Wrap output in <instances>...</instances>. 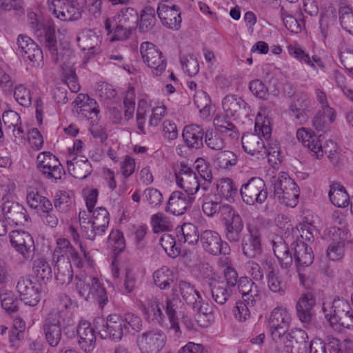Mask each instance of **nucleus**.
Returning a JSON list of instances; mask_svg holds the SVG:
<instances>
[{"label": "nucleus", "mask_w": 353, "mask_h": 353, "mask_svg": "<svg viewBox=\"0 0 353 353\" xmlns=\"http://www.w3.org/2000/svg\"><path fill=\"white\" fill-rule=\"evenodd\" d=\"M294 251L293 256L288 243L281 237H277L273 241V250L280 266L282 268H290L294 260L298 268L310 266L314 261V253L303 241H296L291 244Z\"/></svg>", "instance_id": "obj_1"}, {"label": "nucleus", "mask_w": 353, "mask_h": 353, "mask_svg": "<svg viewBox=\"0 0 353 353\" xmlns=\"http://www.w3.org/2000/svg\"><path fill=\"white\" fill-rule=\"evenodd\" d=\"M57 310L51 311L43 321V330L46 340L51 347H57L61 339V327L71 325L72 321L66 311L70 298L63 295L60 297Z\"/></svg>", "instance_id": "obj_2"}, {"label": "nucleus", "mask_w": 353, "mask_h": 353, "mask_svg": "<svg viewBox=\"0 0 353 353\" xmlns=\"http://www.w3.org/2000/svg\"><path fill=\"white\" fill-rule=\"evenodd\" d=\"M28 21L30 27L39 37L43 34V42L45 48L48 49L53 62L58 63L63 61L65 52L57 47L55 27L50 22L43 23L37 17V14L30 12L28 14Z\"/></svg>", "instance_id": "obj_3"}, {"label": "nucleus", "mask_w": 353, "mask_h": 353, "mask_svg": "<svg viewBox=\"0 0 353 353\" xmlns=\"http://www.w3.org/2000/svg\"><path fill=\"white\" fill-rule=\"evenodd\" d=\"M57 246L53 252V260L57 263L63 261L64 256L67 257L66 261L72 262L77 268H82L84 265L92 266L93 259L88 250V248L82 243H79V248L82 256L65 239H59L57 241Z\"/></svg>", "instance_id": "obj_4"}, {"label": "nucleus", "mask_w": 353, "mask_h": 353, "mask_svg": "<svg viewBox=\"0 0 353 353\" xmlns=\"http://www.w3.org/2000/svg\"><path fill=\"white\" fill-rule=\"evenodd\" d=\"M323 312L331 324L353 328V309L347 300L338 298L334 299L332 305L324 303Z\"/></svg>", "instance_id": "obj_5"}, {"label": "nucleus", "mask_w": 353, "mask_h": 353, "mask_svg": "<svg viewBox=\"0 0 353 353\" xmlns=\"http://www.w3.org/2000/svg\"><path fill=\"white\" fill-rule=\"evenodd\" d=\"M76 281V290L81 297L86 301L95 300L101 307H103L108 301V294L98 278L77 276Z\"/></svg>", "instance_id": "obj_6"}, {"label": "nucleus", "mask_w": 353, "mask_h": 353, "mask_svg": "<svg viewBox=\"0 0 353 353\" xmlns=\"http://www.w3.org/2000/svg\"><path fill=\"white\" fill-rule=\"evenodd\" d=\"M265 181L260 177H252L240 189L243 201L248 205H261L268 198Z\"/></svg>", "instance_id": "obj_7"}, {"label": "nucleus", "mask_w": 353, "mask_h": 353, "mask_svg": "<svg viewBox=\"0 0 353 353\" xmlns=\"http://www.w3.org/2000/svg\"><path fill=\"white\" fill-rule=\"evenodd\" d=\"M140 52L143 62L152 70L155 76H159L165 71L167 60L157 46L149 41L143 42L140 47Z\"/></svg>", "instance_id": "obj_8"}, {"label": "nucleus", "mask_w": 353, "mask_h": 353, "mask_svg": "<svg viewBox=\"0 0 353 353\" xmlns=\"http://www.w3.org/2000/svg\"><path fill=\"white\" fill-rule=\"evenodd\" d=\"M166 340L163 331L153 329L138 335L137 344L141 353H159L165 346Z\"/></svg>", "instance_id": "obj_9"}, {"label": "nucleus", "mask_w": 353, "mask_h": 353, "mask_svg": "<svg viewBox=\"0 0 353 353\" xmlns=\"http://www.w3.org/2000/svg\"><path fill=\"white\" fill-rule=\"evenodd\" d=\"M12 247L25 261H31L35 254V245L32 236L23 230H14L10 233Z\"/></svg>", "instance_id": "obj_10"}, {"label": "nucleus", "mask_w": 353, "mask_h": 353, "mask_svg": "<svg viewBox=\"0 0 353 353\" xmlns=\"http://www.w3.org/2000/svg\"><path fill=\"white\" fill-rule=\"evenodd\" d=\"M200 242L203 250L214 256L227 255L231 251L228 243L223 241L220 234L213 230L203 231L200 234Z\"/></svg>", "instance_id": "obj_11"}, {"label": "nucleus", "mask_w": 353, "mask_h": 353, "mask_svg": "<svg viewBox=\"0 0 353 353\" xmlns=\"http://www.w3.org/2000/svg\"><path fill=\"white\" fill-rule=\"evenodd\" d=\"M48 4L49 10L61 21L77 20L81 17L83 10L77 1L66 2V1L54 0V1H48Z\"/></svg>", "instance_id": "obj_12"}, {"label": "nucleus", "mask_w": 353, "mask_h": 353, "mask_svg": "<svg viewBox=\"0 0 353 353\" xmlns=\"http://www.w3.org/2000/svg\"><path fill=\"white\" fill-rule=\"evenodd\" d=\"M290 315L286 308L275 307L270 315L269 325L272 339L279 343L283 334L286 333L290 323Z\"/></svg>", "instance_id": "obj_13"}, {"label": "nucleus", "mask_w": 353, "mask_h": 353, "mask_svg": "<svg viewBox=\"0 0 353 353\" xmlns=\"http://www.w3.org/2000/svg\"><path fill=\"white\" fill-rule=\"evenodd\" d=\"M175 176L178 186L187 194L193 196L199 190L200 182L196 173L186 164L181 163Z\"/></svg>", "instance_id": "obj_14"}, {"label": "nucleus", "mask_w": 353, "mask_h": 353, "mask_svg": "<svg viewBox=\"0 0 353 353\" xmlns=\"http://www.w3.org/2000/svg\"><path fill=\"white\" fill-rule=\"evenodd\" d=\"M307 339L305 330L295 329L288 334L285 333L279 342L283 343L286 353H306Z\"/></svg>", "instance_id": "obj_15"}, {"label": "nucleus", "mask_w": 353, "mask_h": 353, "mask_svg": "<svg viewBox=\"0 0 353 353\" xmlns=\"http://www.w3.org/2000/svg\"><path fill=\"white\" fill-rule=\"evenodd\" d=\"M126 333L123 318L117 314H110L102 327L99 330L101 337L119 342Z\"/></svg>", "instance_id": "obj_16"}, {"label": "nucleus", "mask_w": 353, "mask_h": 353, "mask_svg": "<svg viewBox=\"0 0 353 353\" xmlns=\"http://www.w3.org/2000/svg\"><path fill=\"white\" fill-rule=\"evenodd\" d=\"M223 221L226 239L230 243H239L243 237L244 224L241 216L233 209Z\"/></svg>", "instance_id": "obj_17"}, {"label": "nucleus", "mask_w": 353, "mask_h": 353, "mask_svg": "<svg viewBox=\"0 0 353 353\" xmlns=\"http://www.w3.org/2000/svg\"><path fill=\"white\" fill-rule=\"evenodd\" d=\"M17 289L21 301L26 305L35 306L40 301V290L37 283H33L30 278L21 277L19 279Z\"/></svg>", "instance_id": "obj_18"}, {"label": "nucleus", "mask_w": 353, "mask_h": 353, "mask_svg": "<svg viewBox=\"0 0 353 353\" xmlns=\"http://www.w3.org/2000/svg\"><path fill=\"white\" fill-rule=\"evenodd\" d=\"M3 200L2 212L6 220L17 225H23L28 221L29 216L22 205L4 198Z\"/></svg>", "instance_id": "obj_19"}, {"label": "nucleus", "mask_w": 353, "mask_h": 353, "mask_svg": "<svg viewBox=\"0 0 353 353\" xmlns=\"http://www.w3.org/2000/svg\"><path fill=\"white\" fill-rule=\"evenodd\" d=\"M168 1L160 3L157 12L165 26L176 30L181 27V13L175 6L168 5Z\"/></svg>", "instance_id": "obj_20"}, {"label": "nucleus", "mask_w": 353, "mask_h": 353, "mask_svg": "<svg viewBox=\"0 0 353 353\" xmlns=\"http://www.w3.org/2000/svg\"><path fill=\"white\" fill-rule=\"evenodd\" d=\"M194 201V196L181 191H174L169 198L165 211L176 216L182 215L191 207Z\"/></svg>", "instance_id": "obj_21"}, {"label": "nucleus", "mask_w": 353, "mask_h": 353, "mask_svg": "<svg viewBox=\"0 0 353 353\" xmlns=\"http://www.w3.org/2000/svg\"><path fill=\"white\" fill-rule=\"evenodd\" d=\"M232 210L231 205L223 204L217 195H203L202 210L206 216L212 217L219 214L223 219L230 212H232Z\"/></svg>", "instance_id": "obj_22"}, {"label": "nucleus", "mask_w": 353, "mask_h": 353, "mask_svg": "<svg viewBox=\"0 0 353 353\" xmlns=\"http://www.w3.org/2000/svg\"><path fill=\"white\" fill-rule=\"evenodd\" d=\"M241 143L246 153L252 156L256 155L258 159H263L270 154L261 137L256 134H244L241 138Z\"/></svg>", "instance_id": "obj_23"}, {"label": "nucleus", "mask_w": 353, "mask_h": 353, "mask_svg": "<svg viewBox=\"0 0 353 353\" xmlns=\"http://www.w3.org/2000/svg\"><path fill=\"white\" fill-rule=\"evenodd\" d=\"M241 239L242 251L246 257L252 259L261 254V235L256 228H249L248 234L244 235Z\"/></svg>", "instance_id": "obj_24"}, {"label": "nucleus", "mask_w": 353, "mask_h": 353, "mask_svg": "<svg viewBox=\"0 0 353 353\" xmlns=\"http://www.w3.org/2000/svg\"><path fill=\"white\" fill-rule=\"evenodd\" d=\"M262 265L267 272V283L270 291L283 296L285 293V286L283 283L279 272L276 270L274 263L271 260L265 259L262 261Z\"/></svg>", "instance_id": "obj_25"}, {"label": "nucleus", "mask_w": 353, "mask_h": 353, "mask_svg": "<svg viewBox=\"0 0 353 353\" xmlns=\"http://www.w3.org/2000/svg\"><path fill=\"white\" fill-rule=\"evenodd\" d=\"M77 41L82 50H88L91 54L98 52L101 43L100 35L96 30L92 29L83 30L77 37Z\"/></svg>", "instance_id": "obj_26"}, {"label": "nucleus", "mask_w": 353, "mask_h": 353, "mask_svg": "<svg viewBox=\"0 0 353 353\" xmlns=\"http://www.w3.org/2000/svg\"><path fill=\"white\" fill-rule=\"evenodd\" d=\"M316 304V299L312 293H305L301 295L296 305V315L299 319L308 323L311 321L314 314L313 307Z\"/></svg>", "instance_id": "obj_27"}, {"label": "nucleus", "mask_w": 353, "mask_h": 353, "mask_svg": "<svg viewBox=\"0 0 353 353\" xmlns=\"http://www.w3.org/2000/svg\"><path fill=\"white\" fill-rule=\"evenodd\" d=\"M77 332L81 349L86 352H91L94 347L96 336L90 323L87 321H81Z\"/></svg>", "instance_id": "obj_28"}, {"label": "nucleus", "mask_w": 353, "mask_h": 353, "mask_svg": "<svg viewBox=\"0 0 353 353\" xmlns=\"http://www.w3.org/2000/svg\"><path fill=\"white\" fill-rule=\"evenodd\" d=\"M296 137L299 141L312 152L317 159L323 156L322 145L319 138L314 134L313 132L302 128L297 130Z\"/></svg>", "instance_id": "obj_29"}, {"label": "nucleus", "mask_w": 353, "mask_h": 353, "mask_svg": "<svg viewBox=\"0 0 353 353\" xmlns=\"http://www.w3.org/2000/svg\"><path fill=\"white\" fill-rule=\"evenodd\" d=\"M68 170L77 179H83L91 174L92 169L90 161L83 156H76L67 161Z\"/></svg>", "instance_id": "obj_30"}, {"label": "nucleus", "mask_w": 353, "mask_h": 353, "mask_svg": "<svg viewBox=\"0 0 353 353\" xmlns=\"http://www.w3.org/2000/svg\"><path fill=\"white\" fill-rule=\"evenodd\" d=\"M180 294L188 305H192L197 301H202L203 299L200 293L191 285L190 283L180 280L177 281L172 288V293Z\"/></svg>", "instance_id": "obj_31"}, {"label": "nucleus", "mask_w": 353, "mask_h": 353, "mask_svg": "<svg viewBox=\"0 0 353 353\" xmlns=\"http://www.w3.org/2000/svg\"><path fill=\"white\" fill-rule=\"evenodd\" d=\"M204 134L205 132L200 125L191 124L184 128L182 136L188 148L199 149L203 146Z\"/></svg>", "instance_id": "obj_32"}, {"label": "nucleus", "mask_w": 353, "mask_h": 353, "mask_svg": "<svg viewBox=\"0 0 353 353\" xmlns=\"http://www.w3.org/2000/svg\"><path fill=\"white\" fill-rule=\"evenodd\" d=\"M2 120L7 129H12L16 139H24L26 132L21 126V117L17 112L13 110L6 111L2 115Z\"/></svg>", "instance_id": "obj_33"}, {"label": "nucleus", "mask_w": 353, "mask_h": 353, "mask_svg": "<svg viewBox=\"0 0 353 353\" xmlns=\"http://www.w3.org/2000/svg\"><path fill=\"white\" fill-rule=\"evenodd\" d=\"M180 302L178 294L172 293L171 297H167L165 300V313L170 323V328L175 332H178L180 330L176 315V310Z\"/></svg>", "instance_id": "obj_34"}, {"label": "nucleus", "mask_w": 353, "mask_h": 353, "mask_svg": "<svg viewBox=\"0 0 353 353\" xmlns=\"http://www.w3.org/2000/svg\"><path fill=\"white\" fill-rule=\"evenodd\" d=\"M270 183L275 197L285 190H291L292 187L296 185L294 181L285 172H280L278 175L272 176Z\"/></svg>", "instance_id": "obj_35"}, {"label": "nucleus", "mask_w": 353, "mask_h": 353, "mask_svg": "<svg viewBox=\"0 0 353 353\" xmlns=\"http://www.w3.org/2000/svg\"><path fill=\"white\" fill-rule=\"evenodd\" d=\"M328 196L332 203L338 208H345L349 204L350 197L347 191L337 183L330 185Z\"/></svg>", "instance_id": "obj_36"}, {"label": "nucleus", "mask_w": 353, "mask_h": 353, "mask_svg": "<svg viewBox=\"0 0 353 353\" xmlns=\"http://www.w3.org/2000/svg\"><path fill=\"white\" fill-rule=\"evenodd\" d=\"M288 50L289 53L295 59L310 65L314 69H316V67L320 68H324V64L319 57L313 56L311 58L309 54L306 53L299 46H289Z\"/></svg>", "instance_id": "obj_37"}, {"label": "nucleus", "mask_w": 353, "mask_h": 353, "mask_svg": "<svg viewBox=\"0 0 353 353\" xmlns=\"http://www.w3.org/2000/svg\"><path fill=\"white\" fill-rule=\"evenodd\" d=\"M192 309L196 312L195 319L202 327H207L213 320L212 309L208 304H201V301H197L192 305Z\"/></svg>", "instance_id": "obj_38"}, {"label": "nucleus", "mask_w": 353, "mask_h": 353, "mask_svg": "<svg viewBox=\"0 0 353 353\" xmlns=\"http://www.w3.org/2000/svg\"><path fill=\"white\" fill-rule=\"evenodd\" d=\"M72 264V262L66 261L65 259L59 263L56 261L54 266V270L57 271L55 278L61 285H68L71 282L73 277Z\"/></svg>", "instance_id": "obj_39"}, {"label": "nucleus", "mask_w": 353, "mask_h": 353, "mask_svg": "<svg viewBox=\"0 0 353 353\" xmlns=\"http://www.w3.org/2000/svg\"><path fill=\"white\" fill-rule=\"evenodd\" d=\"M210 286L212 298L215 302L220 305L226 303L233 291L228 287V285L219 281L210 283Z\"/></svg>", "instance_id": "obj_40"}, {"label": "nucleus", "mask_w": 353, "mask_h": 353, "mask_svg": "<svg viewBox=\"0 0 353 353\" xmlns=\"http://www.w3.org/2000/svg\"><path fill=\"white\" fill-rule=\"evenodd\" d=\"M218 197L228 201L233 200L237 194V188L231 179H221L216 183Z\"/></svg>", "instance_id": "obj_41"}, {"label": "nucleus", "mask_w": 353, "mask_h": 353, "mask_svg": "<svg viewBox=\"0 0 353 353\" xmlns=\"http://www.w3.org/2000/svg\"><path fill=\"white\" fill-rule=\"evenodd\" d=\"M245 104L241 97L236 95H227L222 101L223 108L228 117H235Z\"/></svg>", "instance_id": "obj_42"}, {"label": "nucleus", "mask_w": 353, "mask_h": 353, "mask_svg": "<svg viewBox=\"0 0 353 353\" xmlns=\"http://www.w3.org/2000/svg\"><path fill=\"white\" fill-rule=\"evenodd\" d=\"M156 21L155 10L153 7L146 6L141 12L139 29L141 32H147L152 30Z\"/></svg>", "instance_id": "obj_43"}, {"label": "nucleus", "mask_w": 353, "mask_h": 353, "mask_svg": "<svg viewBox=\"0 0 353 353\" xmlns=\"http://www.w3.org/2000/svg\"><path fill=\"white\" fill-rule=\"evenodd\" d=\"M194 101L199 110L201 117L203 119L208 118L211 109V100L209 95L203 90L198 91L194 96Z\"/></svg>", "instance_id": "obj_44"}, {"label": "nucleus", "mask_w": 353, "mask_h": 353, "mask_svg": "<svg viewBox=\"0 0 353 353\" xmlns=\"http://www.w3.org/2000/svg\"><path fill=\"white\" fill-rule=\"evenodd\" d=\"M214 162L219 168L227 170L236 165L237 157L232 151L223 150L214 156Z\"/></svg>", "instance_id": "obj_45"}, {"label": "nucleus", "mask_w": 353, "mask_h": 353, "mask_svg": "<svg viewBox=\"0 0 353 353\" xmlns=\"http://www.w3.org/2000/svg\"><path fill=\"white\" fill-rule=\"evenodd\" d=\"M119 23L134 29L139 20V14L133 8H122L117 14Z\"/></svg>", "instance_id": "obj_46"}, {"label": "nucleus", "mask_w": 353, "mask_h": 353, "mask_svg": "<svg viewBox=\"0 0 353 353\" xmlns=\"http://www.w3.org/2000/svg\"><path fill=\"white\" fill-rule=\"evenodd\" d=\"M33 270L38 279L44 282L51 280L52 268L44 259L40 258L35 260L33 263Z\"/></svg>", "instance_id": "obj_47"}, {"label": "nucleus", "mask_w": 353, "mask_h": 353, "mask_svg": "<svg viewBox=\"0 0 353 353\" xmlns=\"http://www.w3.org/2000/svg\"><path fill=\"white\" fill-rule=\"evenodd\" d=\"M178 233L181 234V238L183 239L184 243L189 245H195L200 240L197 228L190 223H183L178 230Z\"/></svg>", "instance_id": "obj_48"}, {"label": "nucleus", "mask_w": 353, "mask_h": 353, "mask_svg": "<svg viewBox=\"0 0 353 353\" xmlns=\"http://www.w3.org/2000/svg\"><path fill=\"white\" fill-rule=\"evenodd\" d=\"M300 190L297 185H294L290 190H285L281 194L276 196L281 204L287 207L294 208L299 203Z\"/></svg>", "instance_id": "obj_49"}, {"label": "nucleus", "mask_w": 353, "mask_h": 353, "mask_svg": "<svg viewBox=\"0 0 353 353\" xmlns=\"http://www.w3.org/2000/svg\"><path fill=\"white\" fill-rule=\"evenodd\" d=\"M159 243L169 256L175 258L181 254V250L176 246L175 239L171 234H162Z\"/></svg>", "instance_id": "obj_50"}, {"label": "nucleus", "mask_w": 353, "mask_h": 353, "mask_svg": "<svg viewBox=\"0 0 353 353\" xmlns=\"http://www.w3.org/2000/svg\"><path fill=\"white\" fill-rule=\"evenodd\" d=\"M170 274L171 272L166 267H163L155 271L153 274L155 285L161 290L169 288L170 284L173 282V279L170 276Z\"/></svg>", "instance_id": "obj_51"}, {"label": "nucleus", "mask_w": 353, "mask_h": 353, "mask_svg": "<svg viewBox=\"0 0 353 353\" xmlns=\"http://www.w3.org/2000/svg\"><path fill=\"white\" fill-rule=\"evenodd\" d=\"M214 125L220 133L228 135L232 139H236L239 136L236 126L223 117L215 119Z\"/></svg>", "instance_id": "obj_52"}, {"label": "nucleus", "mask_w": 353, "mask_h": 353, "mask_svg": "<svg viewBox=\"0 0 353 353\" xmlns=\"http://www.w3.org/2000/svg\"><path fill=\"white\" fill-rule=\"evenodd\" d=\"M0 300L2 307L10 315L14 314L19 310V301L12 292L1 294Z\"/></svg>", "instance_id": "obj_53"}, {"label": "nucleus", "mask_w": 353, "mask_h": 353, "mask_svg": "<svg viewBox=\"0 0 353 353\" xmlns=\"http://www.w3.org/2000/svg\"><path fill=\"white\" fill-rule=\"evenodd\" d=\"M54 165L47 166L42 171H38L41 175L52 182H56L58 179H61V176L65 174L64 169L59 161H54Z\"/></svg>", "instance_id": "obj_54"}, {"label": "nucleus", "mask_w": 353, "mask_h": 353, "mask_svg": "<svg viewBox=\"0 0 353 353\" xmlns=\"http://www.w3.org/2000/svg\"><path fill=\"white\" fill-rule=\"evenodd\" d=\"M326 341L330 353H350V349L347 347L350 343L349 340H341L332 335H329L326 338Z\"/></svg>", "instance_id": "obj_55"}, {"label": "nucleus", "mask_w": 353, "mask_h": 353, "mask_svg": "<svg viewBox=\"0 0 353 353\" xmlns=\"http://www.w3.org/2000/svg\"><path fill=\"white\" fill-rule=\"evenodd\" d=\"M106 229L103 228L100 225H96L94 223L92 222H85L83 224V229H81V232L83 235L87 239L94 241L98 237H100L105 234Z\"/></svg>", "instance_id": "obj_56"}, {"label": "nucleus", "mask_w": 353, "mask_h": 353, "mask_svg": "<svg viewBox=\"0 0 353 353\" xmlns=\"http://www.w3.org/2000/svg\"><path fill=\"white\" fill-rule=\"evenodd\" d=\"M339 19L341 26L349 32H353V12L352 8L341 5L339 8Z\"/></svg>", "instance_id": "obj_57"}, {"label": "nucleus", "mask_w": 353, "mask_h": 353, "mask_svg": "<svg viewBox=\"0 0 353 353\" xmlns=\"http://www.w3.org/2000/svg\"><path fill=\"white\" fill-rule=\"evenodd\" d=\"M23 57L28 59L33 67L40 68L43 65V52L37 43L30 46V50L26 51Z\"/></svg>", "instance_id": "obj_58"}, {"label": "nucleus", "mask_w": 353, "mask_h": 353, "mask_svg": "<svg viewBox=\"0 0 353 353\" xmlns=\"http://www.w3.org/2000/svg\"><path fill=\"white\" fill-rule=\"evenodd\" d=\"M309 101L307 99H299L294 101L290 107V112L292 116L296 119L302 121L306 115V108L308 107Z\"/></svg>", "instance_id": "obj_59"}, {"label": "nucleus", "mask_w": 353, "mask_h": 353, "mask_svg": "<svg viewBox=\"0 0 353 353\" xmlns=\"http://www.w3.org/2000/svg\"><path fill=\"white\" fill-rule=\"evenodd\" d=\"M108 243L112 246L114 251L119 254L125 248V242L122 232L119 230H113L108 236Z\"/></svg>", "instance_id": "obj_60"}, {"label": "nucleus", "mask_w": 353, "mask_h": 353, "mask_svg": "<svg viewBox=\"0 0 353 353\" xmlns=\"http://www.w3.org/2000/svg\"><path fill=\"white\" fill-rule=\"evenodd\" d=\"M71 204V199L68 192L65 191L57 192L54 199V206L57 210L66 212L70 210Z\"/></svg>", "instance_id": "obj_61"}, {"label": "nucleus", "mask_w": 353, "mask_h": 353, "mask_svg": "<svg viewBox=\"0 0 353 353\" xmlns=\"http://www.w3.org/2000/svg\"><path fill=\"white\" fill-rule=\"evenodd\" d=\"M123 320L125 332H129L130 328L136 332H139L141 330L143 321L139 316L133 313H127L124 315Z\"/></svg>", "instance_id": "obj_62"}, {"label": "nucleus", "mask_w": 353, "mask_h": 353, "mask_svg": "<svg viewBox=\"0 0 353 353\" xmlns=\"http://www.w3.org/2000/svg\"><path fill=\"white\" fill-rule=\"evenodd\" d=\"M92 213V215L90 221L107 230L110 221L109 213L107 210L100 207L96 208Z\"/></svg>", "instance_id": "obj_63"}, {"label": "nucleus", "mask_w": 353, "mask_h": 353, "mask_svg": "<svg viewBox=\"0 0 353 353\" xmlns=\"http://www.w3.org/2000/svg\"><path fill=\"white\" fill-rule=\"evenodd\" d=\"M14 97L16 101L22 106L28 107L31 104L30 91L23 85H19L15 88Z\"/></svg>", "instance_id": "obj_64"}]
</instances>
